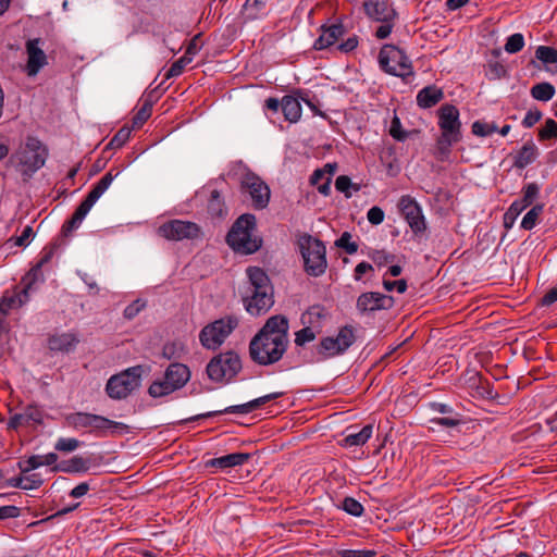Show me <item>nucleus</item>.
Segmentation results:
<instances>
[{
  "instance_id": "49",
  "label": "nucleus",
  "mask_w": 557,
  "mask_h": 557,
  "mask_svg": "<svg viewBox=\"0 0 557 557\" xmlns=\"http://www.w3.org/2000/svg\"><path fill=\"white\" fill-rule=\"evenodd\" d=\"M23 413H24V417L28 424L30 422H34L36 424L42 423V420H44L42 411L40 410V408L37 405H34V404L27 405L25 407V410Z\"/></svg>"
},
{
  "instance_id": "44",
  "label": "nucleus",
  "mask_w": 557,
  "mask_h": 557,
  "mask_svg": "<svg viewBox=\"0 0 557 557\" xmlns=\"http://www.w3.org/2000/svg\"><path fill=\"white\" fill-rule=\"evenodd\" d=\"M522 211L523 210L517 203H515V201L510 205V207L507 209L503 216V224L507 231L513 226L517 218L520 215Z\"/></svg>"
},
{
  "instance_id": "57",
  "label": "nucleus",
  "mask_w": 557,
  "mask_h": 557,
  "mask_svg": "<svg viewBox=\"0 0 557 557\" xmlns=\"http://www.w3.org/2000/svg\"><path fill=\"white\" fill-rule=\"evenodd\" d=\"M396 260V256L395 255H386L385 253V267L387 268L386 271H385V274H389L392 276H399L403 272V267L397 263V264H389V263H393L394 261Z\"/></svg>"
},
{
  "instance_id": "58",
  "label": "nucleus",
  "mask_w": 557,
  "mask_h": 557,
  "mask_svg": "<svg viewBox=\"0 0 557 557\" xmlns=\"http://www.w3.org/2000/svg\"><path fill=\"white\" fill-rule=\"evenodd\" d=\"M23 480H25L24 490H36L44 483V480L39 473L23 475Z\"/></svg>"
},
{
  "instance_id": "45",
  "label": "nucleus",
  "mask_w": 557,
  "mask_h": 557,
  "mask_svg": "<svg viewBox=\"0 0 557 557\" xmlns=\"http://www.w3.org/2000/svg\"><path fill=\"white\" fill-rule=\"evenodd\" d=\"M335 245L338 248H342L345 250L348 255H354L358 251V244L355 242H351V234L348 232H344L341 237L335 242Z\"/></svg>"
},
{
  "instance_id": "16",
  "label": "nucleus",
  "mask_w": 557,
  "mask_h": 557,
  "mask_svg": "<svg viewBox=\"0 0 557 557\" xmlns=\"http://www.w3.org/2000/svg\"><path fill=\"white\" fill-rule=\"evenodd\" d=\"M284 394H285L284 392H274V393L261 396L259 398L252 399L246 404L234 405V406L226 407L222 410L210 411L207 413L197 414L195 417L184 420V422L207 419V418H211V417H215V416H220V414H224V413L247 414V413H250V412L259 409L261 406L268 404L269 401L275 400V399L282 397Z\"/></svg>"
},
{
  "instance_id": "1",
  "label": "nucleus",
  "mask_w": 557,
  "mask_h": 557,
  "mask_svg": "<svg viewBox=\"0 0 557 557\" xmlns=\"http://www.w3.org/2000/svg\"><path fill=\"white\" fill-rule=\"evenodd\" d=\"M289 322L283 314L270 317L249 343L250 359L259 366L278 362L287 350Z\"/></svg>"
},
{
  "instance_id": "22",
  "label": "nucleus",
  "mask_w": 557,
  "mask_h": 557,
  "mask_svg": "<svg viewBox=\"0 0 557 557\" xmlns=\"http://www.w3.org/2000/svg\"><path fill=\"white\" fill-rule=\"evenodd\" d=\"M251 458L249 453H232L205 462L206 468L230 469L246 463Z\"/></svg>"
},
{
  "instance_id": "62",
  "label": "nucleus",
  "mask_w": 557,
  "mask_h": 557,
  "mask_svg": "<svg viewBox=\"0 0 557 557\" xmlns=\"http://www.w3.org/2000/svg\"><path fill=\"white\" fill-rule=\"evenodd\" d=\"M21 515V508L8 505L0 507V520H4L8 518H17Z\"/></svg>"
},
{
  "instance_id": "52",
  "label": "nucleus",
  "mask_w": 557,
  "mask_h": 557,
  "mask_svg": "<svg viewBox=\"0 0 557 557\" xmlns=\"http://www.w3.org/2000/svg\"><path fill=\"white\" fill-rule=\"evenodd\" d=\"M389 134L394 139L398 141H405L409 135V132L403 129L399 117L395 115L391 123Z\"/></svg>"
},
{
  "instance_id": "5",
  "label": "nucleus",
  "mask_w": 557,
  "mask_h": 557,
  "mask_svg": "<svg viewBox=\"0 0 557 557\" xmlns=\"http://www.w3.org/2000/svg\"><path fill=\"white\" fill-rule=\"evenodd\" d=\"M65 422L75 430L88 429L89 433H94L98 437H106L128 429V426L122 422L110 420L100 414L82 411L67 414Z\"/></svg>"
},
{
  "instance_id": "29",
  "label": "nucleus",
  "mask_w": 557,
  "mask_h": 557,
  "mask_svg": "<svg viewBox=\"0 0 557 557\" xmlns=\"http://www.w3.org/2000/svg\"><path fill=\"white\" fill-rule=\"evenodd\" d=\"M207 209L212 219H223L227 215V208L219 190L211 191Z\"/></svg>"
},
{
  "instance_id": "60",
  "label": "nucleus",
  "mask_w": 557,
  "mask_h": 557,
  "mask_svg": "<svg viewBox=\"0 0 557 557\" xmlns=\"http://www.w3.org/2000/svg\"><path fill=\"white\" fill-rule=\"evenodd\" d=\"M542 119V112L537 109L529 110L522 120V125L525 128L532 127L534 124H536Z\"/></svg>"
},
{
  "instance_id": "55",
  "label": "nucleus",
  "mask_w": 557,
  "mask_h": 557,
  "mask_svg": "<svg viewBox=\"0 0 557 557\" xmlns=\"http://www.w3.org/2000/svg\"><path fill=\"white\" fill-rule=\"evenodd\" d=\"M432 422L445 428H455L460 424L461 419L458 413H451L443 418H435Z\"/></svg>"
},
{
  "instance_id": "15",
  "label": "nucleus",
  "mask_w": 557,
  "mask_h": 557,
  "mask_svg": "<svg viewBox=\"0 0 557 557\" xmlns=\"http://www.w3.org/2000/svg\"><path fill=\"white\" fill-rule=\"evenodd\" d=\"M157 233L168 240L196 239L200 237L201 227L191 221L170 220L161 224Z\"/></svg>"
},
{
  "instance_id": "36",
  "label": "nucleus",
  "mask_w": 557,
  "mask_h": 557,
  "mask_svg": "<svg viewBox=\"0 0 557 557\" xmlns=\"http://www.w3.org/2000/svg\"><path fill=\"white\" fill-rule=\"evenodd\" d=\"M544 210V203H537L533 206L523 216L521 221V227L525 231L532 230L540 218V215L543 213Z\"/></svg>"
},
{
  "instance_id": "43",
  "label": "nucleus",
  "mask_w": 557,
  "mask_h": 557,
  "mask_svg": "<svg viewBox=\"0 0 557 557\" xmlns=\"http://www.w3.org/2000/svg\"><path fill=\"white\" fill-rule=\"evenodd\" d=\"M82 445V442H79L77 438L74 437H60L54 448L58 451L62 453H72L76 450Z\"/></svg>"
},
{
  "instance_id": "4",
  "label": "nucleus",
  "mask_w": 557,
  "mask_h": 557,
  "mask_svg": "<svg viewBox=\"0 0 557 557\" xmlns=\"http://www.w3.org/2000/svg\"><path fill=\"white\" fill-rule=\"evenodd\" d=\"M257 227L256 216L251 213H244L233 223L226 235V244L236 253L252 255L262 246V238L253 235Z\"/></svg>"
},
{
  "instance_id": "63",
  "label": "nucleus",
  "mask_w": 557,
  "mask_h": 557,
  "mask_svg": "<svg viewBox=\"0 0 557 557\" xmlns=\"http://www.w3.org/2000/svg\"><path fill=\"white\" fill-rule=\"evenodd\" d=\"M120 174L117 171L115 174H113V170H110L107 174H104L100 181L96 184L99 190L104 193L109 186L111 185L112 181Z\"/></svg>"
},
{
  "instance_id": "31",
  "label": "nucleus",
  "mask_w": 557,
  "mask_h": 557,
  "mask_svg": "<svg viewBox=\"0 0 557 557\" xmlns=\"http://www.w3.org/2000/svg\"><path fill=\"white\" fill-rule=\"evenodd\" d=\"M522 193L523 197L515 200V203H517L522 210H525L539 197L540 187L536 183H529L523 187Z\"/></svg>"
},
{
  "instance_id": "33",
  "label": "nucleus",
  "mask_w": 557,
  "mask_h": 557,
  "mask_svg": "<svg viewBox=\"0 0 557 557\" xmlns=\"http://www.w3.org/2000/svg\"><path fill=\"white\" fill-rule=\"evenodd\" d=\"M522 193L523 197L515 200V203H517L522 210H525L539 197L540 187L536 183H529L523 187Z\"/></svg>"
},
{
  "instance_id": "13",
  "label": "nucleus",
  "mask_w": 557,
  "mask_h": 557,
  "mask_svg": "<svg viewBox=\"0 0 557 557\" xmlns=\"http://www.w3.org/2000/svg\"><path fill=\"white\" fill-rule=\"evenodd\" d=\"M356 341L354 329L350 325L343 326L336 337H324L317 346L319 360L329 359L345 352Z\"/></svg>"
},
{
  "instance_id": "41",
  "label": "nucleus",
  "mask_w": 557,
  "mask_h": 557,
  "mask_svg": "<svg viewBox=\"0 0 557 557\" xmlns=\"http://www.w3.org/2000/svg\"><path fill=\"white\" fill-rule=\"evenodd\" d=\"M557 140V122L553 119H547L544 126L539 131V140Z\"/></svg>"
},
{
  "instance_id": "28",
  "label": "nucleus",
  "mask_w": 557,
  "mask_h": 557,
  "mask_svg": "<svg viewBox=\"0 0 557 557\" xmlns=\"http://www.w3.org/2000/svg\"><path fill=\"white\" fill-rule=\"evenodd\" d=\"M282 112L286 121L296 123L301 117V106L298 97L286 95L281 101Z\"/></svg>"
},
{
  "instance_id": "35",
  "label": "nucleus",
  "mask_w": 557,
  "mask_h": 557,
  "mask_svg": "<svg viewBox=\"0 0 557 557\" xmlns=\"http://www.w3.org/2000/svg\"><path fill=\"white\" fill-rule=\"evenodd\" d=\"M87 213V211H85L83 208L78 206L72 214L71 219L65 221V223L62 225V234L64 236H69L73 231L78 228Z\"/></svg>"
},
{
  "instance_id": "51",
  "label": "nucleus",
  "mask_w": 557,
  "mask_h": 557,
  "mask_svg": "<svg viewBox=\"0 0 557 557\" xmlns=\"http://www.w3.org/2000/svg\"><path fill=\"white\" fill-rule=\"evenodd\" d=\"M42 466V456L34 455L26 460L18 462V468L22 473H27Z\"/></svg>"
},
{
  "instance_id": "56",
  "label": "nucleus",
  "mask_w": 557,
  "mask_h": 557,
  "mask_svg": "<svg viewBox=\"0 0 557 557\" xmlns=\"http://www.w3.org/2000/svg\"><path fill=\"white\" fill-rule=\"evenodd\" d=\"M145 306L146 304L140 299L133 301L124 309V318L127 320L134 319L145 308Z\"/></svg>"
},
{
  "instance_id": "24",
  "label": "nucleus",
  "mask_w": 557,
  "mask_h": 557,
  "mask_svg": "<svg viewBox=\"0 0 557 557\" xmlns=\"http://www.w3.org/2000/svg\"><path fill=\"white\" fill-rule=\"evenodd\" d=\"M444 98V92L435 85L422 88L417 95V104L422 109H430L436 106Z\"/></svg>"
},
{
  "instance_id": "6",
  "label": "nucleus",
  "mask_w": 557,
  "mask_h": 557,
  "mask_svg": "<svg viewBox=\"0 0 557 557\" xmlns=\"http://www.w3.org/2000/svg\"><path fill=\"white\" fill-rule=\"evenodd\" d=\"M297 246L304 259V270L310 276H321L327 268L326 248L322 240L304 233L297 238Z\"/></svg>"
},
{
  "instance_id": "19",
  "label": "nucleus",
  "mask_w": 557,
  "mask_h": 557,
  "mask_svg": "<svg viewBox=\"0 0 557 557\" xmlns=\"http://www.w3.org/2000/svg\"><path fill=\"white\" fill-rule=\"evenodd\" d=\"M29 300L30 295L20 285L14 286L12 290H5L0 298V311H2V318H5L11 310L20 309Z\"/></svg>"
},
{
  "instance_id": "21",
  "label": "nucleus",
  "mask_w": 557,
  "mask_h": 557,
  "mask_svg": "<svg viewBox=\"0 0 557 557\" xmlns=\"http://www.w3.org/2000/svg\"><path fill=\"white\" fill-rule=\"evenodd\" d=\"M39 38L29 39L26 42V51L28 55L26 71L29 76L36 75L41 67L47 64V57L44 50L39 47Z\"/></svg>"
},
{
  "instance_id": "10",
  "label": "nucleus",
  "mask_w": 557,
  "mask_h": 557,
  "mask_svg": "<svg viewBox=\"0 0 557 557\" xmlns=\"http://www.w3.org/2000/svg\"><path fill=\"white\" fill-rule=\"evenodd\" d=\"M238 324L236 315H226L207 324L199 333L200 344L206 349L216 350Z\"/></svg>"
},
{
  "instance_id": "61",
  "label": "nucleus",
  "mask_w": 557,
  "mask_h": 557,
  "mask_svg": "<svg viewBox=\"0 0 557 557\" xmlns=\"http://www.w3.org/2000/svg\"><path fill=\"white\" fill-rule=\"evenodd\" d=\"M358 37L356 35L348 37L345 41L336 46V49L341 52L348 53L358 47Z\"/></svg>"
},
{
  "instance_id": "17",
  "label": "nucleus",
  "mask_w": 557,
  "mask_h": 557,
  "mask_svg": "<svg viewBox=\"0 0 557 557\" xmlns=\"http://www.w3.org/2000/svg\"><path fill=\"white\" fill-rule=\"evenodd\" d=\"M385 73L403 78L413 74L410 60L396 46L385 45Z\"/></svg>"
},
{
  "instance_id": "34",
  "label": "nucleus",
  "mask_w": 557,
  "mask_h": 557,
  "mask_svg": "<svg viewBox=\"0 0 557 557\" xmlns=\"http://www.w3.org/2000/svg\"><path fill=\"white\" fill-rule=\"evenodd\" d=\"M269 0H246L244 10L249 20H257L265 14Z\"/></svg>"
},
{
  "instance_id": "9",
  "label": "nucleus",
  "mask_w": 557,
  "mask_h": 557,
  "mask_svg": "<svg viewBox=\"0 0 557 557\" xmlns=\"http://www.w3.org/2000/svg\"><path fill=\"white\" fill-rule=\"evenodd\" d=\"M145 366L137 364L110 376L106 384V393L113 400L127 398L139 388Z\"/></svg>"
},
{
  "instance_id": "2",
  "label": "nucleus",
  "mask_w": 557,
  "mask_h": 557,
  "mask_svg": "<svg viewBox=\"0 0 557 557\" xmlns=\"http://www.w3.org/2000/svg\"><path fill=\"white\" fill-rule=\"evenodd\" d=\"M248 287L243 296L246 311L251 315L268 312L274 304L273 286L267 272L259 267H248Z\"/></svg>"
},
{
  "instance_id": "54",
  "label": "nucleus",
  "mask_w": 557,
  "mask_h": 557,
  "mask_svg": "<svg viewBox=\"0 0 557 557\" xmlns=\"http://www.w3.org/2000/svg\"><path fill=\"white\" fill-rule=\"evenodd\" d=\"M102 191L95 185L85 199L78 205L85 211L89 212L96 201L102 196Z\"/></svg>"
},
{
  "instance_id": "25",
  "label": "nucleus",
  "mask_w": 557,
  "mask_h": 557,
  "mask_svg": "<svg viewBox=\"0 0 557 557\" xmlns=\"http://www.w3.org/2000/svg\"><path fill=\"white\" fill-rule=\"evenodd\" d=\"M78 342L74 333H62L51 335L48 338V346L50 350L67 352L72 350Z\"/></svg>"
},
{
  "instance_id": "11",
  "label": "nucleus",
  "mask_w": 557,
  "mask_h": 557,
  "mask_svg": "<svg viewBox=\"0 0 557 557\" xmlns=\"http://www.w3.org/2000/svg\"><path fill=\"white\" fill-rule=\"evenodd\" d=\"M240 370L242 360L233 350L214 356L206 368L209 379L218 383L230 382Z\"/></svg>"
},
{
  "instance_id": "26",
  "label": "nucleus",
  "mask_w": 557,
  "mask_h": 557,
  "mask_svg": "<svg viewBox=\"0 0 557 557\" xmlns=\"http://www.w3.org/2000/svg\"><path fill=\"white\" fill-rule=\"evenodd\" d=\"M89 469L90 459L76 455L69 460H63L59 465H55L53 471H61L64 473H85Z\"/></svg>"
},
{
  "instance_id": "47",
  "label": "nucleus",
  "mask_w": 557,
  "mask_h": 557,
  "mask_svg": "<svg viewBox=\"0 0 557 557\" xmlns=\"http://www.w3.org/2000/svg\"><path fill=\"white\" fill-rule=\"evenodd\" d=\"M524 47V38L522 34L516 33L507 38L505 44V50L508 53H517L521 51Z\"/></svg>"
},
{
  "instance_id": "8",
  "label": "nucleus",
  "mask_w": 557,
  "mask_h": 557,
  "mask_svg": "<svg viewBox=\"0 0 557 557\" xmlns=\"http://www.w3.org/2000/svg\"><path fill=\"white\" fill-rule=\"evenodd\" d=\"M190 380L189 368L181 362H173L165 369L163 377L154 380L148 387L152 398L168 396L183 388Z\"/></svg>"
},
{
  "instance_id": "38",
  "label": "nucleus",
  "mask_w": 557,
  "mask_h": 557,
  "mask_svg": "<svg viewBox=\"0 0 557 557\" xmlns=\"http://www.w3.org/2000/svg\"><path fill=\"white\" fill-rule=\"evenodd\" d=\"M366 15L376 22H383V5L377 0H366L363 2Z\"/></svg>"
},
{
  "instance_id": "50",
  "label": "nucleus",
  "mask_w": 557,
  "mask_h": 557,
  "mask_svg": "<svg viewBox=\"0 0 557 557\" xmlns=\"http://www.w3.org/2000/svg\"><path fill=\"white\" fill-rule=\"evenodd\" d=\"M315 338V333L310 326H306L295 333V344L299 347L305 346L307 343Z\"/></svg>"
},
{
  "instance_id": "7",
  "label": "nucleus",
  "mask_w": 557,
  "mask_h": 557,
  "mask_svg": "<svg viewBox=\"0 0 557 557\" xmlns=\"http://www.w3.org/2000/svg\"><path fill=\"white\" fill-rule=\"evenodd\" d=\"M437 116L442 132L437 139V148L442 153L447 154L450 147L461 140L459 110L454 104L445 103L438 109Z\"/></svg>"
},
{
  "instance_id": "37",
  "label": "nucleus",
  "mask_w": 557,
  "mask_h": 557,
  "mask_svg": "<svg viewBox=\"0 0 557 557\" xmlns=\"http://www.w3.org/2000/svg\"><path fill=\"white\" fill-rule=\"evenodd\" d=\"M372 429L373 426L369 424L362 428L358 433L348 434L345 438L346 444L349 446L363 445L371 437Z\"/></svg>"
},
{
  "instance_id": "27",
  "label": "nucleus",
  "mask_w": 557,
  "mask_h": 557,
  "mask_svg": "<svg viewBox=\"0 0 557 557\" xmlns=\"http://www.w3.org/2000/svg\"><path fill=\"white\" fill-rule=\"evenodd\" d=\"M539 156V149L532 140L527 141L515 154L513 166L524 169L535 161Z\"/></svg>"
},
{
  "instance_id": "3",
  "label": "nucleus",
  "mask_w": 557,
  "mask_h": 557,
  "mask_svg": "<svg viewBox=\"0 0 557 557\" xmlns=\"http://www.w3.org/2000/svg\"><path fill=\"white\" fill-rule=\"evenodd\" d=\"M49 156V150L37 137L27 136L25 143L11 156L10 162L21 174L24 182H28L40 170Z\"/></svg>"
},
{
  "instance_id": "18",
  "label": "nucleus",
  "mask_w": 557,
  "mask_h": 557,
  "mask_svg": "<svg viewBox=\"0 0 557 557\" xmlns=\"http://www.w3.org/2000/svg\"><path fill=\"white\" fill-rule=\"evenodd\" d=\"M53 252H46L40 260L22 277L20 286L29 295L38 289V284L45 282L42 267L52 258Z\"/></svg>"
},
{
  "instance_id": "46",
  "label": "nucleus",
  "mask_w": 557,
  "mask_h": 557,
  "mask_svg": "<svg viewBox=\"0 0 557 557\" xmlns=\"http://www.w3.org/2000/svg\"><path fill=\"white\" fill-rule=\"evenodd\" d=\"M190 62H191V57H185L183 54L178 60H176L174 63H172V65L165 73V78H172V77L180 76L183 73L185 66L188 65Z\"/></svg>"
},
{
  "instance_id": "40",
  "label": "nucleus",
  "mask_w": 557,
  "mask_h": 557,
  "mask_svg": "<svg viewBox=\"0 0 557 557\" xmlns=\"http://www.w3.org/2000/svg\"><path fill=\"white\" fill-rule=\"evenodd\" d=\"M535 58L544 64L557 63V49L548 46H539L535 50Z\"/></svg>"
},
{
  "instance_id": "53",
  "label": "nucleus",
  "mask_w": 557,
  "mask_h": 557,
  "mask_svg": "<svg viewBox=\"0 0 557 557\" xmlns=\"http://www.w3.org/2000/svg\"><path fill=\"white\" fill-rule=\"evenodd\" d=\"M352 186V182L347 175H339L335 180V188L337 191L344 194L346 198L351 197L350 187Z\"/></svg>"
},
{
  "instance_id": "23",
  "label": "nucleus",
  "mask_w": 557,
  "mask_h": 557,
  "mask_svg": "<svg viewBox=\"0 0 557 557\" xmlns=\"http://www.w3.org/2000/svg\"><path fill=\"white\" fill-rule=\"evenodd\" d=\"M357 309L361 314H371L383 309V295L376 292H367L357 299Z\"/></svg>"
},
{
  "instance_id": "39",
  "label": "nucleus",
  "mask_w": 557,
  "mask_h": 557,
  "mask_svg": "<svg viewBox=\"0 0 557 557\" xmlns=\"http://www.w3.org/2000/svg\"><path fill=\"white\" fill-rule=\"evenodd\" d=\"M152 112V102L149 100H146L141 108L136 112V114L133 116L132 123L134 128L141 127L146 121L151 116Z\"/></svg>"
},
{
  "instance_id": "59",
  "label": "nucleus",
  "mask_w": 557,
  "mask_h": 557,
  "mask_svg": "<svg viewBox=\"0 0 557 557\" xmlns=\"http://www.w3.org/2000/svg\"><path fill=\"white\" fill-rule=\"evenodd\" d=\"M407 281L405 278H399L396 281L385 280V290L393 292L396 290L399 294H403L407 289Z\"/></svg>"
},
{
  "instance_id": "64",
  "label": "nucleus",
  "mask_w": 557,
  "mask_h": 557,
  "mask_svg": "<svg viewBox=\"0 0 557 557\" xmlns=\"http://www.w3.org/2000/svg\"><path fill=\"white\" fill-rule=\"evenodd\" d=\"M367 216L371 224L377 225L383 222V209L375 206L368 211Z\"/></svg>"
},
{
  "instance_id": "12",
  "label": "nucleus",
  "mask_w": 557,
  "mask_h": 557,
  "mask_svg": "<svg viewBox=\"0 0 557 557\" xmlns=\"http://www.w3.org/2000/svg\"><path fill=\"white\" fill-rule=\"evenodd\" d=\"M239 190L243 196L249 197L251 207L256 210L265 209L270 202V187L259 175L250 170H247L240 176Z\"/></svg>"
},
{
  "instance_id": "14",
  "label": "nucleus",
  "mask_w": 557,
  "mask_h": 557,
  "mask_svg": "<svg viewBox=\"0 0 557 557\" xmlns=\"http://www.w3.org/2000/svg\"><path fill=\"white\" fill-rule=\"evenodd\" d=\"M398 209L413 235L418 238L425 237L428 224L420 205L412 197L406 195L399 199Z\"/></svg>"
},
{
  "instance_id": "20",
  "label": "nucleus",
  "mask_w": 557,
  "mask_h": 557,
  "mask_svg": "<svg viewBox=\"0 0 557 557\" xmlns=\"http://www.w3.org/2000/svg\"><path fill=\"white\" fill-rule=\"evenodd\" d=\"M320 29L321 34L313 44L315 50H324L334 46L346 34V28L342 23L322 25Z\"/></svg>"
},
{
  "instance_id": "32",
  "label": "nucleus",
  "mask_w": 557,
  "mask_h": 557,
  "mask_svg": "<svg viewBox=\"0 0 557 557\" xmlns=\"http://www.w3.org/2000/svg\"><path fill=\"white\" fill-rule=\"evenodd\" d=\"M522 193L523 197L515 200V203H517L522 210H525L539 197L540 187L536 183H529L523 187Z\"/></svg>"
},
{
  "instance_id": "48",
  "label": "nucleus",
  "mask_w": 557,
  "mask_h": 557,
  "mask_svg": "<svg viewBox=\"0 0 557 557\" xmlns=\"http://www.w3.org/2000/svg\"><path fill=\"white\" fill-rule=\"evenodd\" d=\"M342 509L345 510L347 513L359 517L363 512L362 505L352 497H345L342 503Z\"/></svg>"
},
{
  "instance_id": "42",
  "label": "nucleus",
  "mask_w": 557,
  "mask_h": 557,
  "mask_svg": "<svg viewBox=\"0 0 557 557\" xmlns=\"http://www.w3.org/2000/svg\"><path fill=\"white\" fill-rule=\"evenodd\" d=\"M131 133H132L131 128L123 126L111 138V140L107 145L106 149L121 148L129 139Z\"/></svg>"
},
{
  "instance_id": "30",
  "label": "nucleus",
  "mask_w": 557,
  "mask_h": 557,
  "mask_svg": "<svg viewBox=\"0 0 557 557\" xmlns=\"http://www.w3.org/2000/svg\"><path fill=\"white\" fill-rule=\"evenodd\" d=\"M555 87L547 82L539 83L532 86L530 94L539 101H549L555 96Z\"/></svg>"
}]
</instances>
